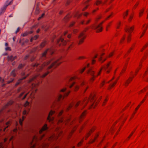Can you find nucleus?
<instances>
[{
  "label": "nucleus",
  "instance_id": "nucleus-21",
  "mask_svg": "<svg viewBox=\"0 0 148 148\" xmlns=\"http://www.w3.org/2000/svg\"><path fill=\"white\" fill-rule=\"evenodd\" d=\"M15 70H13L11 73V75L13 77H15V76L16 74L15 73Z\"/></svg>",
  "mask_w": 148,
  "mask_h": 148
},
{
  "label": "nucleus",
  "instance_id": "nucleus-48",
  "mask_svg": "<svg viewBox=\"0 0 148 148\" xmlns=\"http://www.w3.org/2000/svg\"><path fill=\"white\" fill-rule=\"evenodd\" d=\"M71 34H69L67 36V37L68 38H71Z\"/></svg>",
  "mask_w": 148,
  "mask_h": 148
},
{
  "label": "nucleus",
  "instance_id": "nucleus-19",
  "mask_svg": "<svg viewBox=\"0 0 148 148\" xmlns=\"http://www.w3.org/2000/svg\"><path fill=\"white\" fill-rule=\"evenodd\" d=\"M104 53H103L102 54L101 56H100V57L99 58V60L101 62H104L105 60H106V59H104L103 60H102V58L101 57V56H103V55H104Z\"/></svg>",
  "mask_w": 148,
  "mask_h": 148
},
{
  "label": "nucleus",
  "instance_id": "nucleus-44",
  "mask_svg": "<svg viewBox=\"0 0 148 148\" xmlns=\"http://www.w3.org/2000/svg\"><path fill=\"white\" fill-rule=\"evenodd\" d=\"M20 30V28L18 27L17 29L16 30V33H17L19 30Z\"/></svg>",
  "mask_w": 148,
  "mask_h": 148
},
{
  "label": "nucleus",
  "instance_id": "nucleus-46",
  "mask_svg": "<svg viewBox=\"0 0 148 148\" xmlns=\"http://www.w3.org/2000/svg\"><path fill=\"white\" fill-rule=\"evenodd\" d=\"M29 104V103L28 101H27L25 104V106H28Z\"/></svg>",
  "mask_w": 148,
  "mask_h": 148
},
{
  "label": "nucleus",
  "instance_id": "nucleus-17",
  "mask_svg": "<svg viewBox=\"0 0 148 148\" xmlns=\"http://www.w3.org/2000/svg\"><path fill=\"white\" fill-rule=\"evenodd\" d=\"M26 77H24L20 79L18 81V82H16V86H17L21 82V81L23 79H24L26 78Z\"/></svg>",
  "mask_w": 148,
  "mask_h": 148
},
{
  "label": "nucleus",
  "instance_id": "nucleus-4",
  "mask_svg": "<svg viewBox=\"0 0 148 148\" xmlns=\"http://www.w3.org/2000/svg\"><path fill=\"white\" fill-rule=\"evenodd\" d=\"M134 28V27H130L129 26H127L126 28L125 29L126 32H128V33H129L127 38V40L128 41H130L131 40V38L130 36V33L131 31L133 30Z\"/></svg>",
  "mask_w": 148,
  "mask_h": 148
},
{
  "label": "nucleus",
  "instance_id": "nucleus-50",
  "mask_svg": "<svg viewBox=\"0 0 148 148\" xmlns=\"http://www.w3.org/2000/svg\"><path fill=\"white\" fill-rule=\"evenodd\" d=\"M133 133L134 132H132V133L131 134L128 136V138H129L130 137L132 136V135L133 134Z\"/></svg>",
  "mask_w": 148,
  "mask_h": 148
},
{
  "label": "nucleus",
  "instance_id": "nucleus-13",
  "mask_svg": "<svg viewBox=\"0 0 148 148\" xmlns=\"http://www.w3.org/2000/svg\"><path fill=\"white\" fill-rule=\"evenodd\" d=\"M110 64V62L108 63L106 66L103 67V68L105 70H106L107 69H108V70L110 69L111 67L109 66V65Z\"/></svg>",
  "mask_w": 148,
  "mask_h": 148
},
{
  "label": "nucleus",
  "instance_id": "nucleus-32",
  "mask_svg": "<svg viewBox=\"0 0 148 148\" xmlns=\"http://www.w3.org/2000/svg\"><path fill=\"white\" fill-rule=\"evenodd\" d=\"M88 99H85V101H86L85 102V103H84V106H85L87 104V103H88Z\"/></svg>",
  "mask_w": 148,
  "mask_h": 148
},
{
  "label": "nucleus",
  "instance_id": "nucleus-12",
  "mask_svg": "<svg viewBox=\"0 0 148 148\" xmlns=\"http://www.w3.org/2000/svg\"><path fill=\"white\" fill-rule=\"evenodd\" d=\"M48 128V127L47 126V124L45 125L43 127H42L41 129L39 131V133L41 134L43 131L47 130Z\"/></svg>",
  "mask_w": 148,
  "mask_h": 148
},
{
  "label": "nucleus",
  "instance_id": "nucleus-5",
  "mask_svg": "<svg viewBox=\"0 0 148 148\" xmlns=\"http://www.w3.org/2000/svg\"><path fill=\"white\" fill-rule=\"evenodd\" d=\"M103 22L100 24L97 25H94L92 26V28L96 30L97 32H101L102 30V27L101 26V25L103 23Z\"/></svg>",
  "mask_w": 148,
  "mask_h": 148
},
{
  "label": "nucleus",
  "instance_id": "nucleus-36",
  "mask_svg": "<svg viewBox=\"0 0 148 148\" xmlns=\"http://www.w3.org/2000/svg\"><path fill=\"white\" fill-rule=\"evenodd\" d=\"M85 68H86V67H85L83 69H82L81 70H80L79 71L80 73H82L84 72V70H85Z\"/></svg>",
  "mask_w": 148,
  "mask_h": 148
},
{
  "label": "nucleus",
  "instance_id": "nucleus-30",
  "mask_svg": "<svg viewBox=\"0 0 148 148\" xmlns=\"http://www.w3.org/2000/svg\"><path fill=\"white\" fill-rule=\"evenodd\" d=\"M13 103V102L12 101H10L8 103L7 105L9 106V105H11Z\"/></svg>",
  "mask_w": 148,
  "mask_h": 148
},
{
  "label": "nucleus",
  "instance_id": "nucleus-60",
  "mask_svg": "<svg viewBox=\"0 0 148 148\" xmlns=\"http://www.w3.org/2000/svg\"><path fill=\"white\" fill-rule=\"evenodd\" d=\"M23 113L24 115L26 114V111L25 110L23 112Z\"/></svg>",
  "mask_w": 148,
  "mask_h": 148
},
{
  "label": "nucleus",
  "instance_id": "nucleus-18",
  "mask_svg": "<svg viewBox=\"0 0 148 148\" xmlns=\"http://www.w3.org/2000/svg\"><path fill=\"white\" fill-rule=\"evenodd\" d=\"M38 37V35H35L34 37L31 38L30 39V41L32 42L33 40H36Z\"/></svg>",
  "mask_w": 148,
  "mask_h": 148
},
{
  "label": "nucleus",
  "instance_id": "nucleus-11",
  "mask_svg": "<svg viewBox=\"0 0 148 148\" xmlns=\"http://www.w3.org/2000/svg\"><path fill=\"white\" fill-rule=\"evenodd\" d=\"M133 77L132 78L130 77L128 79H127L124 82V85L125 86H127L128 85L129 83L132 80Z\"/></svg>",
  "mask_w": 148,
  "mask_h": 148
},
{
  "label": "nucleus",
  "instance_id": "nucleus-41",
  "mask_svg": "<svg viewBox=\"0 0 148 148\" xmlns=\"http://www.w3.org/2000/svg\"><path fill=\"white\" fill-rule=\"evenodd\" d=\"M75 23V22H72L70 25V26L71 27Z\"/></svg>",
  "mask_w": 148,
  "mask_h": 148
},
{
  "label": "nucleus",
  "instance_id": "nucleus-51",
  "mask_svg": "<svg viewBox=\"0 0 148 148\" xmlns=\"http://www.w3.org/2000/svg\"><path fill=\"white\" fill-rule=\"evenodd\" d=\"M0 81L2 82H3L4 81V80L1 77H0Z\"/></svg>",
  "mask_w": 148,
  "mask_h": 148
},
{
  "label": "nucleus",
  "instance_id": "nucleus-42",
  "mask_svg": "<svg viewBox=\"0 0 148 148\" xmlns=\"http://www.w3.org/2000/svg\"><path fill=\"white\" fill-rule=\"evenodd\" d=\"M70 0H68L66 2V5H68L69 4V3H70Z\"/></svg>",
  "mask_w": 148,
  "mask_h": 148
},
{
  "label": "nucleus",
  "instance_id": "nucleus-40",
  "mask_svg": "<svg viewBox=\"0 0 148 148\" xmlns=\"http://www.w3.org/2000/svg\"><path fill=\"white\" fill-rule=\"evenodd\" d=\"M44 15H45L44 14H42V15L41 16L38 18V20H39L42 17L44 16Z\"/></svg>",
  "mask_w": 148,
  "mask_h": 148
},
{
  "label": "nucleus",
  "instance_id": "nucleus-52",
  "mask_svg": "<svg viewBox=\"0 0 148 148\" xmlns=\"http://www.w3.org/2000/svg\"><path fill=\"white\" fill-rule=\"evenodd\" d=\"M88 5H87L83 9V11H84L88 7Z\"/></svg>",
  "mask_w": 148,
  "mask_h": 148
},
{
  "label": "nucleus",
  "instance_id": "nucleus-8",
  "mask_svg": "<svg viewBox=\"0 0 148 148\" xmlns=\"http://www.w3.org/2000/svg\"><path fill=\"white\" fill-rule=\"evenodd\" d=\"M83 101H82V102L78 101L75 103H73L71 104H70L69 106L68 107L67 109V110H68V109H69V108H71V107H73L74 108L76 107H77L78 105L82 104L83 103Z\"/></svg>",
  "mask_w": 148,
  "mask_h": 148
},
{
  "label": "nucleus",
  "instance_id": "nucleus-39",
  "mask_svg": "<svg viewBox=\"0 0 148 148\" xmlns=\"http://www.w3.org/2000/svg\"><path fill=\"white\" fill-rule=\"evenodd\" d=\"M85 112H83L82 113V114H81V115L80 116V117H82V116H84L85 115Z\"/></svg>",
  "mask_w": 148,
  "mask_h": 148
},
{
  "label": "nucleus",
  "instance_id": "nucleus-20",
  "mask_svg": "<svg viewBox=\"0 0 148 148\" xmlns=\"http://www.w3.org/2000/svg\"><path fill=\"white\" fill-rule=\"evenodd\" d=\"M81 15V14H79V13L77 12L75 13L74 16L76 17L77 18H79Z\"/></svg>",
  "mask_w": 148,
  "mask_h": 148
},
{
  "label": "nucleus",
  "instance_id": "nucleus-37",
  "mask_svg": "<svg viewBox=\"0 0 148 148\" xmlns=\"http://www.w3.org/2000/svg\"><path fill=\"white\" fill-rule=\"evenodd\" d=\"M79 86H76L75 87V90H77L79 88Z\"/></svg>",
  "mask_w": 148,
  "mask_h": 148
},
{
  "label": "nucleus",
  "instance_id": "nucleus-3",
  "mask_svg": "<svg viewBox=\"0 0 148 148\" xmlns=\"http://www.w3.org/2000/svg\"><path fill=\"white\" fill-rule=\"evenodd\" d=\"M102 69V68L101 69L99 72L98 73L97 75L96 76L94 75V72L92 70V69H90L88 70V73L89 74H90L92 76V77L90 79L91 81H93L94 79V78L95 77H97V76L98 75L100 74Z\"/></svg>",
  "mask_w": 148,
  "mask_h": 148
},
{
  "label": "nucleus",
  "instance_id": "nucleus-53",
  "mask_svg": "<svg viewBox=\"0 0 148 148\" xmlns=\"http://www.w3.org/2000/svg\"><path fill=\"white\" fill-rule=\"evenodd\" d=\"M27 95V94H26L25 95V96H24V97L22 98V99L23 100L25 98V97H26Z\"/></svg>",
  "mask_w": 148,
  "mask_h": 148
},
{
  "label": "nucleus",
  "instance_id": "nucleus-62",
  "mask_svg": "<svg viewBox=\"0 0 148 148\" xmlns=\"http://www.w3.org/2000/svg\"><path fill=\"white\" fill-rule=\"evenodd\" d=\"M132 16H130L129 19V21H131L132 20Z\"/></svg>",
  "mask_w": 148,
  "mask_h": 148
},
{
  "label": "nucleus",
  "instance_id": "nucleus-22",
  "mask_svg": "<svg viewBox=\"0 0 148 148\" xmlns=\"http://www.w3.org/2000/svg\"><path fill=\"white\" fill-rule=\"evenodd\" d=\"M102 3V1H99V0H97L96 1V2L95 4H96V5H98L99 4H101V3Z\"/></svg>",
  "mask_w": 148,
  "mask_h": 148
},
{
  "label": "nucleus",
  "instance_id": "nucleus-33",
  "mask_svg": "<svg viewBox=\"0 0 148 148\" xmlns=\"http://www.w3.org/2000/svg\"><path fill=\"white\" fill-rule=\"evenodd\" d=\"M96 104L94 105V103H92H92L91 104V106L92 107L94 108L95 106H96Z\"/></svg>",
  "mask_w": 148,
  "mask_h": 148
},
{
  "label": "nucleus",
  "instance_id": "nucleus-23",
  "mask_svg": "<svg viewBox=\"0 0 148 148\" xmlns=\"http://www.w3.org/2000/svg\"><path fill=\"white\" fill-rule=\"evenodd\" d=\"M45 42H42L41 44H40V47L41 48H42L45 45Z\"/></svg>",
  "mask_w": 148,
  "mask_h": 148
},
{
  "label": "nucleus",
  "instance_id": "nucleus-55",
  "mask_svg": "<svg viewBox=\"0 0 148 148\" xmlns=\"http://www.w3.org/2000/svg\"><path fill=\"white\" fill-rule=\"evenodd\" d=\"M27 95V94H26L25 95V96H24V97L22 98V99L23 100L25 98V97H26Z\"/></svg>",
  "mask_w": 148,
  "mask_h": 148
},
{
  "label": "nucleus",
  "instance_id": "nucleus-24",
  "mask_svg": "<svg viewBox=\"0 0 148 148\" xmlns=\"http://www.w3.org/2000/svg\"><path fill=\"white\" fill-rule=\"evenodd\" d=\"M94 96L93 95H92V96H91L90 98V101L91 102V101L92 100V101H94Z\"/></svg>",
  "mask_w": 148,
  "mask_h": 148
},
{
  "label": "nucleus",
  "instance_id": "nucleus-7",
  "mask_svg": "<svg viewBox=\"0 0 148 148\" xmlns=\"http://www.w3.org/2000/svg\"><path fill=\"white\" fill-rule=\"evenodd\" d=\"M69 40H68L66 41L64 40L63 38H60L57 40V43L59 45H60L61 43H62L63 45H65L66 44L67 42H69Z\"/></svg>",
  "mask_w": 148,
  "mask_h": 148
},
{
  "label": "nucleus",
  "instance_id": "nucleus-56",
  "mask_svg": "<svg viewBox=\"0 0 148 148\" xmlns=\"http://www.w3.org/2000/svg\"><path fill=\"white\" fill-rule=\"evenodd\" d=\"M140 105H138V106L135 109V110H138L139 107V106H140Z\"/></svg>",
  "mask_w": 148,
  "mask_h": 148
},
{
  "label": "nucleus",
  "instance_id": "nucleus-26",
  "mask_svg": "<svg viewBox=\"0 0 148 148\" xmlns=\"http://www.w3.org/2000/svg\"><path fill=\"white\" fill-rule=\"evenodd\" d=\"M7 7V6H6V5L3 8H2L1 9L0 12L2 11V10H3V13L4 12V11L5 10V9H6Z\"/></svg>",
  "mask_w": 148,
  "mask_h": 148
},
{
  "label": "nucleus",
  "instance_id": "nucleus-31",
  "mask_svg": "<svg viewBox=\"0 0 148 148\" xmlns=\"http://www.w3.org/2000/svg\"><path fill=\"white\" fill-rule=\"evenodd\" d=\"M76 78V77H71L70 78H69V80L70 81H72V80Z\"/></svg>",
  "mask_w": 148,
  "mask_h": 148
},
{
  "label": "nucleus",
  "instance_id": "nucleus-25",
  "mask_svg": "<svg viewBox=\"0 0 148 148\" xmlns=\"http://www.w3.org/2000/svg\"><path fill=\"white\" fill-rule=\"evenodd\" d=\"M116 83V81L115 82H114L112 84H110V88H111L113 86H114L115 84Z\"/></svg>",
  "mask_w": 148,
  "mask_h": 148
},
{
  "label": "nucleus",
  "instance_id": "nucleus-28",
  "mask_svg": "<svg viewBox=\"0 0 148 148\" xmlns=\"http://www.w3.org/2000/svg\"><path fill=\"white\" fill-rule=\"evenodd\" d=\"M70 17L69 16H67L64 18V21L66 22V20Z\"/></svg>",
  "mask_w": 148,
  "mask_h": 148
},
{
  "label": "nucleus",
  "instance_id": "nucleus-49",
  "mask_svg": "<svg viewBox=\"0 0 148 148\" xmlns=\"http://www.w3.org/2000/svg\"><path fill=\"white\" fill-rule=\"evenodd\" d=\"M113 52L111 53L109 55V57H110L111 56H112L113 55Z\"/></svg>",
  "mask_w": 148,
  "mask_h": 148
},
{
  "label": "nucleus",
  "instance_id": "nucleus-38",
  "mask_svg": "<svg viewBox=\"0 0 148 148\" xmlns=\"http://www.w3.org/2000/svg\"><path fill=\"white\" fill-rule=\"evenodd\" d=\"M29 57V56L27 55H26L24 58V59L25 60H27Z\"/></svg>",
  "mask_w": 148,
  "mask_h": 148
},
{
  "label": "nucleus",
  "instance_id": "nucleus-61",
  "mask_svg": "<svg viewBox=\"0 0 148 148\" xmlns=\"http://www.w3.org/2000/svg\"><path fill=\"white\" fill-rule=\"evenodd\" d=\"M28 32V34H32L33 33V31H30V32Z\"/></svg>",
  "mask_w": 148,
  "mask_h": 148
},
{
  "label": "nucleus",
  "instance_id": "nucleus-2",
  "mask_svg": "<svg viewBox=\"0 0 148 148\" xmlns=\"http://www.w3.org/2000/svg\"><path fill=\"white\" fill-rule=\"evenodd\" d=\"M53 53V51L51 49H48L43 53L41 56V59L44 60L47 58L48 55H52Z\"/></svg>",
  "mask_w": 148,
  "mask_h": 148
},
{
  "label": "nucleus",
  "instance_id": "nucleus-29",
  "mask_svg": "<svg viewBox=\"0 0 148 148\" xmlns=\"http://www.w3.org/2000/svg\"><path fill=\"white\" fill-rule=\"evenodd\" d=\"M23 65L22 64H20L19 65L18 67V68L19 69H20L22 68V67L23 66Z\"/></svg>",
  "mask_w": 148,
  "mask_h": 148
},
{
  "label": "nucleus",
  "instance_id": "nucleus-45",
  "mask_svg": "<svg viewBox=\"0 0 148 148\" xmlns=\"http://www.w3.org/2000/svg\"><path fill=\"white\" fill-rule=\"evenodd\" d=\"M6 50H10V48L9 47H7L5 48Z\"/></svg>",
  "mask_w": 148,
  "mask_h": 148
},
{
  "label": "nucleus",
  "instance_id": "nucleus-64",
  "mask_svg": "<svg viewBox=\"0 0 148 148\" xmlns=\"http://www.w3.org/2000/svg\"><path fill=\"white\" fill-rule=\"evenodd\" d=\"M29 40L28 39H26L25 41V43H27L28 42Z\"/></svg>",
  "mask_w": 148,
  "mask_h": 148
},
{
  "label": "nucleus",
  "instance_id": "nucleus-59",
  "mask_svg": "<svg viewBox=\"0 0 148 148\" xmlns=\"http://www.w3.org/2000/svg\"><path fill=\"white\" fill-rule=\"evenodd\" d=\"M13 80H14V79H12V80H11V81H8V83H10L12 82L13 81Z\"/></svg>",
  "mask_w": 148,
  "mask_h": 148
},
{
  "label": "nucleus",
  "instance_id": "nucleus-54",
  "mask_svg": "<svg viewBox=\"0 0 148 148\" xmlns=\"http://www.w3.org/2000/svg\"><path fill=\"white\" fill-rule=\"evenodd\" d=\"M27 95V94H26L25 95V96H24V97L22 98V99L23 100L25 98V97H26Z\"/></svg>",
  "mask_w": 148,
  "mask_h": 148
},
{
  "label": "nucleus",
  "instance_id": "nucleus-1",
  "mask_svg": "<svg viewBox=\"0 0 148 148\" xmlns=\"http://www.w3.org/2000/svg\"><path fill=\"white\" fill-rule=\"evenodd\" d=\"M61 62L59 61V60L52 58L49 60L47 62H45L42 66H40L39 67H38L39 64L37 63L34 64H33V66L37 67V71H39L42 70L43 67L48 65L49 66L47 68V69H49L52 67L55 68Z\"/></svg>",
  "mask_w": 148,
  "mask_h": 148
},
{
  "label": "nucleus",
  "instance_id": "nucleus-35",
  "mask_svg": "<svg viewBox=\"0 0 148 148\" xmlns=\"http://www.w3.org/2000/svg\"><path fill=\"white\" fill-rule=\"evenodd\" d=\"M13 0H12L9 2V3L8 4H7L6 5V6H7L8 5H10L11 4H12V3Z\"/></svg>",
  "mask_w": 148,
  "mask_h": 148
},
{
  "label": "nucleus",
  "instance_id": "nucleus-47",
  "mask_svg": "<svg viewBox=\"0 0 148 148\" xmlns=\"http://www.w3.org/2000/svg\"><path fill=\"white\" fill-rule=\"evenodd\" d=\"M144 11V10H143L142 11H141L139 14V16H140L141 15V14Z\"/></svg>",
  "mask_w": 148,
  "mask_h": 148
},
{
  "label": "nucleus",
  "instance_id": "nucleus-9",
  "mask_svg": "<svg viewBox=\"0 0 148 148\" xmlns=\"http://www.w3.org/2000/svg\"><path fill=\"white\" fill-rule=\"evenodd\" d=\"M49 73V72H48L47 73H45V74H43V75H39V74H38L37 75H35L33 78H32L30 80V82H31L33 80H34L35 79H37V80H38V77L39 76L40 77H45L46 75H47Z\"/></svg>",
  "mask_w": 148,
  "mask_h": 148
},
{
  "label": "nucleus",
  "instance_id": "nucleus-63",
  "mask_svg": "<svg viewBox=\"0 0 148 148\" xmlns=\"http://www.w3.org/2000/svg\"><path fill=\"white\" fill-rule=\"evenodd\" d=\"M95 62V60L94 59H92V64H93L94 62Z\"/></svg>",
  "mask_w": 148,
  "mask_h": 148
},
{
  "label": "nucleus",
  "instance_id": "nucleus-34",
  "mask_svg": "<svg viewBox=\"0 0 148 148\" xmlns=\"http://www.w3.org/2000/svg\"><path fill=\"white\" fill-rule=\"evenodd\" d=\"M75 84V82H73L71 84H70L69 85V87L70 88L73 85Z\"/></svg>",
  "mask_w": 148,
  "mask_h": 148
},
{
  "label": "nucleus",
  "instance_id": "nucleus-14",
  "mask_svg": "<svg viewBox=\"0 0 148 148\" xmlns=\"http://www.w3.org/2000/svg\"><path fill=\"white\" fill-rule=\"evenodd\" d=\"M66 90V88H63L61 90V92H64ZM69 92H66L65 93H64V96H67V95L69 94Z\"/></svg>",
  "mask_w": 148,
  "mask_h": 148
},
{
  "label": "nucleus",
  "instance_id": "nucleus-58",
  "mask_svg": "<svg viewBox=\"0 0 148 148\" xmlns=\"http://www.w3.org/2000/svg\"><path fill=\"white\" fill-rule=\"evenodd\" d=\"M88 14V13L87 12H85V13L84 14V15L85 16H87V15Z\"/></svg>",
  "mask_w": 148,
  "mask_h": 148
},
{
  "label": "nucleus",
  "instance_id": "nucleus-27",
  "mask_svg": "<svg viewBox=\"0 0 148 148\" xmlns=\"http://www.w3.org/2000/svg\"><path fill=\"white\" fill-rule=\"evenodd\" d=\"M28 34V32H26L25 33L23 34H22V35L23 36H27Z\"/></svg>",
  "mask_w": 148,
  "mask_h": 148
},
{
  "label": "nucleus",
  "instance_id": "nucleus-10",
  "mask_svg": "<svg viewBox=\"0 0 148 148\" xmlns=\"http://www.w3.org/2000/svg\"><path fill=\"white\" fill-rule=\"evenodd\" d=\"M55 113V112L53 111H51L49 113V115L47 118V120L49 121H52L53 120V118L52 117H51L50 116L52 115L53 114Z\"/></svg>",
  "mask_w": 148,
  "mask_h": 148
},
{
  "label": "nucleus",
  "instance_id": "nucleus-43",
  "mask_svg": "<svg viewBox=\"0 0 148 148\" xmlns=\"http://www.w3.org/2000/svg\"><path fill=\"white\" fill-rule=\"evenodd\" d=\"M39 12V10L37 8L36 9V14H38V13Z\"/></svg>",
  "mask_w": 148,
  "mask_h": 148
},
{
  "label": "nucleus",
  "instance_id": "nucleus-16",
  "mask_svg": "<svg viewBox=\"0 0 148 148\" xmlns=\"http://www.w3.org/2000/svg\"><path fill=\"white\" fill-rule=\"evenodd\" d=\"M64 98V96L62 95L59 94L58 97V100L60 101L61 100L63 99Z\"/></svg>",
  "mask_w": 148,
  "mask_h": 148
},
{
  "label": "nucleus",
  "instance_id": "nucleus-57",
  "mask_svg": "<svg viewBox=\"0 0 148 148\" xmlns=\"http://www.w3.org/2000/svg\"><path fill=\"white\" fill-rule=\"evenodd\" d=\"M35 145H31L30 148H34V147Z\"/></svg>",
  "mask_w": 148,
  "mask_h": 148
},
{
  "label": "nucleus",
  "instance_id": "nucleus-15",
  "mask_svg": "<svg viewBox=\"0 0 148 148\" xmlns=\"http://www.w3.org/2000/svg\"><path fill=\"white\" fill-rule=\"evenodd\" d=\"M16 56H15L14 57H13L12 56H8V58L9 60H11V61H13L14 59H15L16 58Z\"/></svg>",
  "mask_w": 148,
  "mask_h": 148
},
{
  "label": "nucleus",
  "instance_id": "nucleus-6",
  "mask_svg": "<svg viewBox=\"0 0 148 148\" xmlns=\"http://www.w3.org/2000/svg\"><path fill=\"white\" fill-rule=\"evenodd\" d=\"M86 37V36L83 32H81L78 36V38L79 39L78 44L79 45L82 43Z\"/></svg>",
  "mask_w": 148,
  "mask_h": 148
}]
</instances>
